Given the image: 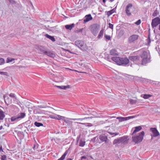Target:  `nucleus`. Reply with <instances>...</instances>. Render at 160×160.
<instances>
[{
    "mask_svg": "<svg viewBox=\"0 0 160 160\" xmlns=\"http://www.w3.org/2000/svg\"><path fill=\"white\" fill-rule=\"evenodd\" d=\"M140 56L142 58V64L145 65L147 63L150 62V56L149 53L143 50L139 51Z\"/></svg>",
    "mask_w": 160,
    "mask_h": 160,
    "instance_id": "nucleus-1",
    "label": "nucleus"
},
{
    "mask_svg": "<svg viewBox=\"0 0 160 160\" xmlns=\"http://www.w3.org/2000/svg\"><path fill=\"white\" fill-rule=\"evenodd\" d=\"M112 60L119 65H126L129 62V59L127 58H120L113 57L111 58Z\"/></svg>",
    "mask_w": 160,
    "mask_h": 160,
    "instance_id": "nucleus-2",
    "label": "nucleus"
},
{
    "mask_svg": "<svg viewBox=\"0 0 160 160\" xmlns=\"http://www.w3.org/2000/svg\"><path fill=\"white\" fill-rule=\"evenodd\" d=\"M145 133L144 131H142L137 135H132V141L135 143H138L142 142Z\"/></svg>",
    "mask_w": 160,
    "mask_h": 160,
    "instance_id": "nucleus-3",
    "label": "nucleus"
},
{
    "mask_svg": "<svg viewBox=\"0 0 160 160\" xmlns=\"http://www.w3.org/2000/svg\"><path fill=\"white\" fill-rule=\"evenodd\" d=\"M75 44L81 50L83 51H86L88 47L84 42L81 40H77L75 41Z\"/></svg>",
    "mask_w": 160,
    "mask_h": 160,
    "instance_id": "nucleus-4",
    "label": "nucleus"
},
{
    "mask_svg": "<svg viewBox=\"0 0 160 160\" xmlns=\"http://www.w3.org/2000/svg\"><path fill=\"white\" fill-rule=\"evenodd\" d=\"M139 57L138 56H131L129 57V60L136 64L140 63L141 61Z\"/></svg>",
    "mask_w": 160,
    "mask_h": 160,
    "instance_id": "nucleus-5",
    "label": "nucleus"
},
{
    "mask_svg": "<svg viewBox=\"0 0 160 160\" xmlns=\"http://www.w3.org/2000/svg\"><path fill=\"white\" fill-rule=\"evenodd\" d=\"M138 38V36L136 34H133L130 36L128 38V42L131 43H134V42L137 40Z\"/></svg>",
    "mask_w": 160,
    "mask_h": 160,
    "instance_id": "nucleus-6",
    "label": "nucleus"
},
{
    "mask_svg": "<svg viewBox=\"0 0 160 160\" xmlns=\"http://www.w3.org/2000/svg\"><path fill=\"white\" fill-rule=\"evenodd\" d=\"M160 24V19L158 17H157L152 20L151 25L152 28H154Z\"/></svg>",
    "mask_w": 160,
    "mask_h": 160,
    "instance_id": "nucleus-7",
    "label": "nucleus"
},
{
    "mask_svg": "<svg viewBox=\"0 0 160 160\" xmlns=\"http://www.w3.org/2000/svg\"><path fill=\"white\" fill-rule=\"evenodd\" d=\"M150 131L152 132L153 133V137H157L160 134L158 131L157 128H151Z\"/></svg>",
    "mask_w": 160,
    "mask_h": 160,
    "instance_id": "nucleus-8",
    "label": "nucleus"
},
{
    "mask_svg": "<svg viewBox=\"0 0 160 160\" xmlns=\"http://www.w3.org/2000/svg\"><path fill=\"white\" fill-rule=\"evenodd\" d=\"M98 29L96 25H94L92 26L91 29V31L92 34L96 36L98 32Z\"/></svg>",
    "mask_w": 160,
    "mask_h": 160,
    "instance_id": "nucleus-9",
    "label": "nucleus"
},
{
    "mask_svg": "<svg viewBox=\"0 0 160 160\" xmlns=\"http://www.w3.org/2000/svg\"><path fill=\"white\" fill-rule=\"evenodd\" d=\"M132 4L131 3H129L126 6V12L127 15L129 16L131 15V13L130 12L131 8L132 7Z\"/></svg>",
    "mask_w": 160,
    "mask_h": 160,
    "instance_id": "nucleus-10",
    "label": "nucleus"
},
{
    "mask_svg": "<svg viewBox=\"0 0 160 160\" xmlns=\"http://www.w3.org/2000/svg\"><path fill=\"white\" fill-rule=\"evenodd\" d=\"M85 19L84 20V23H85L92 19V18L91 14L87 15L85 16Z\"/></svg>",
    "mask_w": 160,
    "mask_h": 160,
    "instance_id": "nucleus-11",
    "label": "nucleus"
},
{
    "mask_svg": "<svg viewBox=\"0 0 160 160\" xmlns=\"http://www.w3.org/2000/svg\"><path fill=\"white\" fill-rule=\"evenodd\" d=\"M128 138L127 136H124L120 138L121 144L127 143L128 140Z\"/></svg>",
    "mask_w": 160,
    "mask_h": 160,
    "instance_id": "nucleus-12",
    "label": "nucleus"
},
{
    "mask_svg": "<svg viewBox=\"0 0 160 160\" xmlns=\"http://www.w3.org/2000/svg\"><path fill=\"white\" fill-rule=\"evenodd\" d=\"M76 118H67L64 117L63 120L64 121V122H65L66 123H70L72 122L71 121V120H76Z\"/></svg>",
    "mask_w": 160,
    "mask_h": 160,
    "instance_id": "nucleus-13",
    "label": "nucleus"
},
{
    "mask_svg": "<svg viewBox=\"0 0 160 160\" xmlns=\"http://www.w3.org/2000/svg\"><path fill=\"white\" fill-rule=\"evenodd\" d=\"M5 113L3 111L0 110V123L2 122L3 119L5 117Z\"/></svg>",
    "mask_w": 160,
    "mask_h": 160,
    "instance_id": "nucleus-14",
    "label": "nucleus"
},
{
    "mask_svg": "<svg viewBox=\"0 0 160 160\" xmlns=\"http://www.w3.org/2000/svg\"><path fill=\"white\" fill-rule=\"evenodd\" d=\"M110 54L112 56H118V53L117 50L115 49H112L110 50Z\"/></svg>",
    "mask_w": 160,
    "mask_h": 160,
    "instance_id": "nucleus-15",
    "label": "nucleus"
},
{
    "mask_svg": "<svg viewBox=\"0 0 160 160\" xmlns=\"http://www.w3.org/2000/svg\"><path fill=\"white\" fill-rule=\"evenodd\" d=\"M16 116L20 120L25 117L26 114L24 112H20L18 113Z\"/></svg>",
    "mask_w": 160,
    "mask_h": 160,
    "instance_id": "nucleus-16",
    "label": "nucleus"
},
{
    "mask_svg": "<svg viewBox=\"0 0 160 160\" xmlns=\"http://www.w3.org/2000/svg\"><path fill=\"white\" fill-rule=\"evenodd\" d=\"M99 139L102 142H106L108 138L106 136H105L104 135H101L99 137Z\"/></svg>",
    "mask_w": 160,
    "mask_h": 160,
    "instance_id": "nucleus-17",
    "label": "nucleus"
},
{
    "mask_svg": "<svg viewBox=\"0 0 160 160\" xmlns=\"http://www.w3.org/2000/svg\"><path fill=\"white\" fill-rule=\"evenodd\" d=\"M9 96L13 99L14 102H18V100L16 97V95L14 93H11L9 95Z\"/></svg>",
    "mask_w": 160,
    "mask_h": 160,
    "instance_id": "nucleus-18",
    "label": "nucleus"
},
{
    "mask_svg": "<svg viewBox=\"0 0 160 160\" xmlns=\"http://www.w3.org/2000/svg\"><path fill=\"white\" fill-rule=\"evenodd\" d=\"M4 100L5 103L7 104H10L12 103V99L8 97H4Z\"/></svg>",
    "mask_w": 160,
    "mask_h": 160,
    "instance_id": "nucleus-19",
    "label": "nucleus"
},
{
    "mask_svg": "<svg viewBox=\"0 0 160 160\" xmlns=\"http://www.w3.org/2000/svg\"><path fill=\"white\" fill-rule=\"evenodd\" d=\"M11 121L13 122V123H16L19 121L17 116L12 117L10 118Z\"/></svg>",
    "mask_w": 160,
    "mask_h": 160,
    "instance_id": "nucleus-20",
    "label": "nucleus"
},
{
    "mask_svg": "<svg viewBox=\"0 0 160 160\" xmlns=\"http://www.w3.org/2000/svg\"><path fill=\"white\" fill-rule=\"evenodd\" d=\"M134 128L135 129L132 134V135H134L136 132L140 131L142 128L140 126L135 127Z\"/></svg>",
    "mask_w": 160,
    "mask_h": 160,
    "instance_id": "nucleus-21",
    "label": "nucleus"
},
{
    "mask_svg": "<svg viewBox=\"0 0 160 160\" xmlns=\"http://www.w3.org/2000/svg\"><path fill=\"white\" fill-rule=\"evenodd\" d=\"M45 54L52 58H54L55 56V54L51 51H46Z\"/></svg>",
    "mask_w": 160,
    "mask_h": 160,
    "instance_id": "nucleus-22",
    "label": "nucleus"
},
{
    "mask_svg": "<svg viewBox=\"0 0 160 160\" xmlns=\"http://www.w3.org/2000/svg\"><path fill=\"white\" fill-rule=\"evenodd\" d=\"M113 144L114 145H118L120 144H121L120 138H119L115 139L113 142Z\"/></svg>",
    "mask_w": 160,
    "mask_h": 160,
    "instance_id": "nucleus-23",
    "label": "nucleus"
},
{
    "mask_svg": "<svg viewBox=\"0 0 160 160\" xmlns=\"http://www.w3.org/2000/svg\"><path fill=\"white\" fill-rule=\"evenodd\" d=\"M74 23H72L70 25H67L65 26V27L67 29L71 30L74 27Z\"/></svg>",
    "mask_w": 160,
    "mask_h": 160,
    "instance_id": "nucleus-24",
    "label": "nucleus"
},
{
    "mask_svg": "<svg viewBox=\"0 0 160 160\" xmlns=\"http://www.w3.org/2000/svg\"><path fill=\"white\" fill-rule=\"evenodd\" d=\"M85 141L82 139L80 140L79 142V146L81 147L84 146L85 144Z\"/></svg>",
    "mask_w": 160,
    "mask_h": 160,
    "instance_id": "nucleus-25",
    "label": "nucleus"
},
{
    "mask_svg": "<svg viewBox=\"0 0 160 160\" xmlns=\"http://www.w3.org/2000/svg\"><path fill=\"white\" fill-rule=\"evenodd\" d=\"M56 87L62 89H64V90H65L67 88H70V86L69 85H68L67 86H57Z\"/></svg>",
    "mask_w": 160,
    "mask_h": 160,
    "instance_id": "nucleus-26",
    "label": "nucleus"
},
{
    "mask_svg": "<svg viewBox=\"0 0 160 160\" xmlns=\"http://www.w3.org/2000/svg\"><path fill=\"white\" fill-rule=\"evenodd\" d=\"M104 32V30L103 29H102L100 31L98 36V38L99 39L101 38H102Z\"/></svg>",
    "mask_w": 160,
    "mask_h": 160,
    "instance_id": "nucleus-27",
    "label": "nucleus"
},
{
    "mask_svg": "<svg viewBox=\"0 0 160 160\" xmlns=\"http://www.w3.org/2000/svg\"><path fill=\"white\" fill-rule=\"evenodd\" d=\"M45 36L46 38L49 39L53 42H55V39L53 36H51L47 34L45 35Z\"/></svg>",
    "mask_w": 160,
    "mask_h": 160,
    "instance_id": "nucleus-28",
    "label": "nucleus"
},
{
    "mask_svg": "<svg viewBox=\"0 0 160 160\" xmlns=\"http://www.w3.org/2000/svg\"><path fill=\"white\" fill-rule=\"evenodd\" d=\"M117 119H118L120 122L127 120L126 117H118L117 118Z\"/></svg>",
    "mask_w": 160,
    "mask_h": 160,
    "instance_id": "nucleus-29",
    "label": "nucleus"
},
{
    "mask_svg": "<svg viewBox=\"0 0 160 160\" xmlns=\"http://www.w3.org/2000/svg\"><path fill=\"white\" fill-rule=\"evenodd\" d=\"M67 154H68V151H66L64 152V154L61 156V157L60 158L58 159V160H63L65 159V158Z\"/></svg>",
    "mask_w": 160,
    "mask_h": 160,
    "instance_id": "nucleus-30",
    "label": "nucleus"
},
{
    "mask_svg": "<svg viewBox=\"0 0 160 160\" xmlns=\"http://www.w3.org/2000/svg\"><path fill=\"white\" fill-rule=\"evenodd\" d=\"M40 53L42 54H45L46 52L47 51H45L43 47H41L40 48Z\"/></svg>",
    "mask_w": 160,
    "mask_h": 160,
    "instance_id": "nucleus-31",
    "label": "nucleus"
},
{
    "mask_svg": "<svg viewBox=\"0 0 160 160\" xmlns=\"http://www.w3.org/2000/svg\"><path fill=\"white\" fill-rule=\"evenodd\" d=\"M152 96V95L150 94H145L143 95L142 97L145 99H147L151 97Z\"/></svg>",
    "mask_w": 160,
    "mask_h": 160,
    "instance_id": "nucleus-32",
    "label": "nucleus"
},
{
    "mask_svg": "<svg viewBox=\"0 0 160 160\" xmlns=\"http://www.w3.org/2000/svg\"><path fill=\"white\" fill-rule=\"evenodd\" d=\"M64 117L62 116L59 115H56V119L58 120H63Z\"/></svg>",
    "mask_w": 160,
    "mask_h": 160,
    "instance_id": "nucleus-33",
    "label": "nucleus"
},
{
    "mask_svg": "<svg viewBox=\"0 0 160 160\" xmlns=\"http://www.w3.org/2000/svg\"><path fill=\"white\" fill-rule=\"evenodd\" d=\"M15 60L14 58H7L6 62L7 63H9L12 62Z\"/></svg>",
    "mask_w": 160,
    "mask_h": 160,
    "instance_id": "nucleus-34",
    "label": "nucleus"
},
{
    "mask_svg": "<svg viewBox=\"0 0 160 160\" xmlns=\"http://www.w3.org/2000/svg\"><path fill=\"white\" fill-rule=\"evenodd\" d=\"M34 125L37 127H39L40 126H43V124L41 123L36 122H34Z\"/></svg>",
    "mask_w": 160,
    "mask_h": 160,
    "instance_id": "nucleus-35",
    "label": "nucleus"
},
{
    "mask_svg": "<svg viewBox=\"0 0 160 160\" xmlns=\"http://www.w3.org/2000/svg\"><path fill=\"white\" fill-rule=\"evenodd\" d=\"M5 63L4 59L2 58H0V65H2Z\"/></svg>",
    "mask_w": 160,
    "mask_h": 160,
    "instance_id": "nucleus-36",
    "label": "nucleus"
},
{
    "mask_svg": "<svg viewBox=\"0 0 160 160\" xmlns=\"http://www.w3.org/2000/svg\"><path fill=\"white\" fill-rule=\"evenodd\" d=\"M158 14V12L157 10H155L152 14V16L154 17L157 16Z\"/></svg>",
    "mask_w": 160,
    "mask_h": 160,
    "instance_id": "nucleus-37",
    "label": "nucleus"
},
{
    "mask_svg": "<svg viewBox=\"0 0 160 160\" xmlns=\"http://www.w3.org/2000/svg\"><path fill=\"white\" fill-rule=\"evenodd\" d=\"M105 58L106 60L110 62L111 61V58L107 54L106 55L105 57Z\"/></svg>",
    "mask_w": 160,
    "mask_h": 160,
    "instance_id": "nucleus-38",
    "label": "nucleus"
},
{
    "mask_svg": "<svg viewBox=\"0 0 160 160\" xmlns=\"http://www.w3.org/2000/svg\"><path fill=\"white\" fill-rule=\"evenodd\" d=\"M130 103L132 104L136 103L137 101L136 100L130 99L129 100Z\"/></svg>",
    "mask_w": 160,
    "mask_h": 160,
    "instance_id": "nucleus-39",
    "label": "nucleus"
},
{
    "mask_svg": "<svg viewBox=\"0 0 160 160\" xmlns=\"http://www.w3.org/2000/svg\"><path fill=\"white\" fill-rule=\"evenodd\" d=\"M105 37L108 40H110L111 39V37L109 35L105 34Z\"/></svg>",
    "mask_w": 160,
    "mask_h": 160,
    "instance_id": "nucleus-40",
    "label": "nucleus"
},
{
    "mask_svg": "<svg viewBox=\"0 0 160 160\" xmlns=\"http://www.w3.org/2000/svg\"><path fill=\"white\" fill-rule=\"evenodd\" d=\"M8 74L7 72L0 71V74L7 76Z\"/></svg>",
    "mask_w": 160,
    "mask_h": 160,
    "instance_id": "nucleus-41",
    "label": "nucleus"
},
{
    "mask_svg": "<svg viewBox=\"0 0 160 160\" xmlns=\"http://www.w3.org/2000/svg\"><path fill=\"white\" fill-rule=\"evenodd\" d=\"M87 160H92L93 159V158L91 156H89L88 155H87Z\"/></svg>",
    "mask_w": 160,
    "mask_h": 160,
    "instance_id": "nucleus-42",
    "label": "nucleus"
},
{
    "mask_svg": "<svg viewBox=\"0 0 160 160\" xmlns=\"http://www.w3.org/2000/svg\"><path fill=\"white\" fill-rule=\"evenodd\" d=\"M7 157L5 155H3L2 156L1 159L2 160H6Z\"/></svg>",
    "mask_w": 160,
    "mask_h": 160,
    "instance_id": "nucleus-43",
    "label": "nucleus"
},
{
    "mask_svg": "<svg viewBox=\"0 0 160 160\" xmlns=\"http://www.w3.org/2000/svg\"><path fill=\"white\" fill-rule=\"evenodd\" d=\"M141 23V21L140 19L138 20V21L136 22L135 23L137 25H139Z\"/></svg>",
    "mask_w": 160,
    "mask_h": 160,
    "instance_id": "nucleus-44",
    "label": "nucleus"
},
{
    "mask_svg": "<svg viewBox=\"0 0 160 160\" xmlns=\"http://www.w3.org/2000/svg\"><path fill=\"white\" fill-rule=\"evenodd\" d=\"M113 13V10H111V11H110L108 12L107 14H108V16H109L110 15H111Z\"/></svg>",
    "mask_w": 160,
    "mask_h": 160,
    "instance_id": "nucleus-45",
    "label": "nucleus"
},
{
    "mask_svg": "<svg viewBox=\"0 0 160 160\" xmlns=\"http://www.w3.org/2000/svg\"><path fill=\"white\" fill-rule=\"evenodd\" d=\"M108 25H109L108 27L110 28H111V29H113V24H111L110 23H109Z\"/></svg>",
    "mask_w": 160,
    "mask_h": 160,
    "instance_id": "nucleus-46",
    "label": "nucleus"
},
{
    "mask_svg": "<svg viewBox=\"0 0 160 160\" xmlns=\"http://www.w3.org/2000/svg\"><path fill=\"white\" fill-rule=\"evenodd\" d=\"M124 31L123 30H121L119 32V34L121 36H122L124 34Z\"/></svg>",
    "mask_w": 160,
    "mask_h": 160,
    "instance_id": "nucleus-47",
    "label": "nucleus"
},
{
    "mask_svg": "<svg viewBox=\"0 0 160 160\" xmlns=\"http://www.w3.org/2000/svg\"><path fill=\"white\" fill-rule=\"evenodd\" d=\"M9 2L12 4H14L15 3V2L13 0H8Z\"/></svg>",
    "mask_w": 160,
    "mask_h": 160,
    "instance_id": "nucleus-48",
    "label": "nucleus"
},
{
    "mask_svg": "<svg viewBox=\"0 0 160 160\" xmlns=\"http://www.w3.org/2000/svg\"><path fill=\"white\" fill-rule=\"evenodd\" d=\"M87 155L86 156H82L81 157V160H82L83 159H87Z\"/></svg>",
    "mask_w": 160,
    "mask_h": 160,
    "instance_id": "nucleus-49",
    "label": "nucleus"
},
{
    "mask_svg": "<svg viewBox=\"0 0 160 160\" xmlns=\"http://www.w3.org/2000/svg\"><path fill=\"white\" fill-rule=\"evenodd\" d=\"M134 117L133 116H129V117H126L127 120H129V119H131V118H132Z\"/></svg>",
    "mask_w": 160,
    "mask_h": 160,
    "instance_id": "nucleus-50",
    "label": "nucleus"
},
{
    "mask_svg": "<svg viewBox=\"0 0 160 160\" xmlns=\"http://www.w3.org/2000/svg\"><path fill=\"white\" fill-rule=\"evenodd\" d=\"M87 118H78V119L76 118V120H80V121H82V120H85V119H86Z\"/></svg>",
    "mask_w": 160,
    "mask_h": 160,
    "instance_id": "nucleus-51",
    "label": "nucleus"
},
{
    "mask_svg": "<svg viewBox=\"0 0 160 160\" xmlns=\"http://www.w3.org/2000/svg\"><path fill=\"white\" fill-rule=\"evenodd\" d=\"M50 117L51 118L56 119V115L55 116H50Z\"/></svg>",
    "mask_w": 160,
    "mask_h": 160,
    "instance_id": "nucleus-52",
    "label": "nucleus"
},
{
    "mask_svg": "<svg viewBox=\"0 0 160 160\" xmlns=\"http://www.w3.org/2000/svg\"><path fill=\"white\" fill-rule=\"evenodd\" d=\"M148 44H149L150 42V37H149V36H148Z\"/></svg>",
    "mask_w": 160,
    "mask_h": 160,
    "instance_id": "nucleus-53",
    "label": "nucleus"
},
{
    "mask_svg": "<svg viewBox=\"0 0 160 160\" xmlns=\"http://www.w3.org/2000/svg\"><path fill=\"white\" fill-rule=\"evenodd\" d=\"M82 30H83V28H82V29H80L79 30H77V32H82Z\"/></svg>",
    "mask_w": 160,
    "mask_h": 160,
    "instance_id": "nucleus-54",
    "label": "nucleus"
},
{
    "mask_svg": "<svg viewBox=\"0 0 160 160\" xmlns=\"http://www.w3.org/2000/svg\"><path fill=\"white\" fill-rule=\"evenodd\" d=\"M3 151L2 148V146L0 147V152Z\"/></svg>",
    "mask_w": 160,
    "mask_h": 160,
    "instance_id": "nucleus-55",
    "label": "nucleus"
},
{
    "mask_svg": "<svg viewBox=\"0 0 160 160\" xmlns=\"http://www.w3.org/2000/svg\"><path fill=\"white\" fill-rule=\"evenodd\" d=\"M2 128V126H0V130H1Z\"/></svg>",
    "mask_w": 160,
    "mask_h": 160,
    "instance_id": "nucleus-56",
    "label": "nucleus"
},
{
    "mask_svg": "<svg viewBox=\"0 0 160 160\" xmlns=\"http://www.w3.org/2000/svg\"><path fill=\"white\" fill-rule=\"evenodd\" d=\"M118 134H119V133H115V136L117 135H118Z\"/></svg>",
    "mask_w": 160,
    "mask_h": 160,
    "instance_id": "nucleus-57",
    "label": "nucleus"
},
{
    "mask_svg": "<svg viewBox=\"0 0 160 160\" xmlns=\"http://www.w3.org/2000/svg\"><path fill=\"white\" fill-rule=\"evenodd\" d=\"M66 160H72V159L71 158H68V159H67Z\"/></svg>",
    "mask_w": 160,
    "mask_h": 160,
    "instance_id": "nucleus-58",
    "label": "nucleus"
},
{
    "mask_svg": "<svg viewBox=\"0 0 160 160\" xmlns=\"http://www.w3.org/2000/svg\"><path fill=\"white\" fill-rule=\"evenodd\" d=\"M78 123H80V124H83V125L84 124V123H81V122H78Z\"/></svg>",
    "mask_w": 160,
    "mask_h": 160,
    "instance_id": "nucleus-59",
    "label": "nucleus"
},
{
    "mask_svg": "<svg viewBox=\"0 0 160 160\" xmlns=\"http://www.w3.org/2000/svg\"><path fill=\"white\" fill-rule=\"evenodd\" d=\"M102 1L103 2H106V0H102Z\"/></svg>",
    "mask_w": 160,
    "mask_h": 160,
    "instance_id": "nucleus-60",
    "label": "nucleus"
},
{
    "mask_svg": "<svg viewBox=\"0 0 160 160\" xmlns=\"http://www.w3.org/2000/svg\"><path fill=\"white\" fill-rule=\"evenodd\" d=\"M39 107V108H43V107H42L41 106H40Z\"/></svg>",
    "mask_w": 160,
    "mask_h": 160,
    "instance_id": "nucleus-61",
    "label": "nucleus"
},
{
    "mask_svg": "<svg viewBox=\"0 0 160 160\" xmlns=\"http://www.w3.org/2000/svg\"><path fill=\"white\" fill-rule=\"evenodd\" d=\"M159 29L160 30V24L159 25Z\"/></svg>",
    "mask_w": 160,
    "mask_h": 160,
    "instance_id": "nucleus-62",
    "label": "nucleus"
},
{
    "mask_svg": "<svg viewBox=\"0 0 160 160\" xmlns=\"http://www.w3.org/2000/svg\"><path fill=\"white\" fill-rule=\"evenodd\" d=\"M96 138V137H95L93 138V139H95Z\"/></svg>",
    "mask_w": 160,
    "mask_h": 160,
    "instance_id": "nucleus-63",
    "label": "nucleus"
},
{
    "mask_svg": "<svg viewBox=\"0 0 160 160\" xmlns=\"http://www.w3.org/2000/svg\"><path fill=\"white\" fill-rule=\"evenodd\" d=\"M111 2H112L114 0H110Z\"/></svg>",
    "mask_w": 160,
    "mask_h": 160,
    "instance_id": "nucleus-64",
    "label": "nucleus"
}]
</instances>
